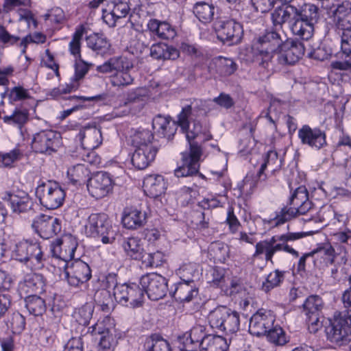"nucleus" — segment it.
<instances>
[{
    "label": "nucleus",
    "instance_id": "nucleus-1",
    "mask_svg": "<svg viewBox=\"0 0 351 351\" xmlns=\"http://www.w3.org/2000/svg\"><path fill=\"white\" fill-rule=\"evenodd\" d=\"M193 112L192 104L186 105L178 115V125L185 133L189 145V151L182 153V165L175 169V176L178 178L193 176L199 173V159L202 154L199 142L208 141L212 138L210 134L203 130L199 121L194 120L190 122L189 119L193 115Z\"/></svg>",
    "mask_w": 351,
    "mask_h": 351
},
{
    "label": "nucleus",
    "instance_id": "nucleus-2",
    "mask_svg": "<svg viewBox=\"0 0 351 351\" xmlns=\"http://www.w3.org/2000/svg\"><path fill=\"white\" fill-rule=\"evenodd\" d=\"M308 234L304 232H287L282 234H276L271 238L260 241L255 245L254 257L260 255H265V260L267 262L274 263L273 257L274 254L280 251L288 252L295 257L299 256V252L291 247L288 243L304 238Z\"/></svg>",
    "mask_w": 351,
    "mask_h": 351
},
{
    "label": "nucleus",
    "instance_id": "nucleus-3",
    "mask_svg": "<svg viewBox=\"0 0 351 351\" xmlns=\"http://www.w3.org/2000/svg\"><path fill=\"white\" fill-rule=\"evenodd\" d=\"M326 333L327 339L335 346H348L351 341V309L336 311Z\"/></svg>",
    "mask_w": 351,
    "mask_h": 351
},
{
    "label": "nucleus",
    "instance_id": "nucleus-4",
    "mask_svg": "<svg viewBox=\"0 0 351 351\" xmlns=\"http://www.w3.org/2000/svg\"><path fill=\"white\" fill-rule=\"evenodd\" d=\"M319 19V8L314 4L304 3L297 7L296 20L293 34L298 38L308 40L312 38L315 25Z\"/></svg>",
    "mask_w": 351,
    "mask_h": 351
},
{
    "label": "nucleus",
    "instance_id": "nucleus-5",
    "mask_svg": "<svg viewBox=\"0 0 351 351\" xmlns=\"http://www.w3.org/2000/svg\"><path fill=\"white\" fill-rule=\"evenodd\" d=\"M283 44L280 34L275 31L266 32L260 36L253 45L252 51L254 61L264 68H267L269 62L275 58V54Z\"/></svg>",
    "mask_w": 351,
    "mask_h": 351
},
{
    "label": "nucleus",
    "instance_id": "nucleus-6",
    "mask_svg": "<svg viewBox=\"0 0 351 351\" xmlns=\"http://www.w3.org/2000/svg\"><path fill=\"white\" fill-rule=\"evenodd\" d=\"M208 319L211 328L226 334H233L239 330V313L226 306H219L212 310Z\"/></svg>",
    "mask_w": 351,
    "mask_h": 351
},
{
    "label": "nucleus",
    "instance_id": "nucleus-7",
    "mask_svg": "<svg viewBox=\"0 0 351 351\" xmlns=\"http://www.w3.org/2000/svg\"><path fill=\"white\" fill-rule=\"evenodd\" d=\"M35 193L40 205L49 210L60 208L66 196L64 190L57 182L52 180H40Z\"/></svg>",
    "mask_w": 351,
    "mask_h": 351
},
{
    "label": "nucleus",
    "instance_id": "nucleus-8",
    "mask_svg": "<svg viewBox=\"0 0 351 351\" xmlns=\"http://www.w3.org/2000/svg\"><path fill=\"white\" fill-rule=\"evenodd\" d=\"M113 330L112 319L106 316L102 320H98L91 326L89 333L92 343L98 350L112 351L117 345V341L112 331Z\"/></svg>",
    "mask_w": 351,
    "mask_h": 351
},
{
    "label": "nucleus",
    "instance_id": "nucleus-9",
    "mask_svg": "<svg viewBox=\"0 0 351 351\" xmlns=\"http://www.w3.org/2000/svg\"><path fill=\"white\" fill-rule=\"evenodd\" d=\"M89 237L95 241L96 246L114 242V234L107 215L94 213L89 215Z\"/></svg>",
    "mask_w": 351,
    "mask_h": 351
},
{
    "label": "nucleus",
    "instance_id": "nucleus-10",
    "mask_svg": "<svg viewBox=\"0 0 351 351\" xmlns=\"http://www.w3.org/2000/svg\"><path fill=\"white\" fill-rule=\"evenodd\" d=\"M215 29L217 38L229 46L240 43L243 35L242 25L232 19L217 18Z\"/></svg>",
    "mask_w": 351,
    "mask_h": 351
},
{
    "label": "nucleus",
    "instance_id": "nucleus-11",
    "mask_svg": "<svg viewBox=\"0 0 351 351\" xmlns=\"http://www.w3.org/2000/svg\"><path fill=\"white\" fill-rule=\"evenodd\" d=\"M140 285L147 297L154 301L163 298L168 291L167 280L156 273L147 274L140 279Z\"/></svg>",
    "mask_w": 351,
    "mask_h": 351
},
{
    "label": "nucleus",
    "instance_id": "nucleus-12",
    "mask_svg": "<svg viewBox=\"0 0 351 351\" xmlns=\"http://www.w3.org/2000/svg\"><path fill=\"white\" fill-rule=\"evenodd\" d=\"M113 294L117 302L123 306L135 308L141 306L143 302L142 287L135 283L115 286Z\"/></svg>",
    "mask_w": 351,
    "mask_h": 351
},
{
    "label": "nucleus",
    "instance_id": "nucleus-13",
    "mask_svg": "<svg viewBox=\"0 0 351 351\" xmlns=\"http://www.w3.org/2000/svg\"><path fill=\"white\" fill-rule=\"evenodd\" d=\"M60 134L53 130H41L34 134L31 147L38 154L50 155L56 152Z\"/></svg>",
    "mask_w": 351,
    "mask_h": 351
},
{
    "label": "nucleus",
    "instance_id": "nucleus-14",
    "mask_svg": "<svg viewBox=\"0 0 351 351\" xmlns=\"http://www.w3.org/2000/svg\"><path fill=\"white\" fill-rule=\"evenodd\" d=\"M32 228L41 238L48 239L61 232V221L58 218L40 214L32 223Z\"/></svg>",
    "mask_w": 351,
    "mask_h": 351
},
{
    "label": "nucleus",
    "instance_id": "nucleus-15",
    "mask_svg": "<svg viewBox=\"0 0 351 351\" xmlns=\"http://www.w3.org/2000/svg\"><path fill=\"white\" fill-rule=\"evenodd\" d=\"M298 136L303 145H307L313 149L319 150L327 145L326 132L318 127L311 128L303 125L298 130Z\"/></svg>",
    "mask_w": 351,
    "mask_h": 351
},
{
    "label": "nucleus",
    "instance_id": "nucleus-16",
    "mask_svg": "<svg viewBox=\"0 0 351 351\" xmlns=\"http://www.w3.org/2000/svg\"><path fill=\"white\" fill-rule=\"evenodd\" d=\"M274 322L275 317L270 311L259 309L250 318L249 332L257 337L265 335Z\"/></svg>",
    "mask_w": 351,
    "mask_h": 351
},
{
    "label": "nucleus",
    "instance_id": "nucleus-17",
    "mask_svg": "<svg viewBox=\"0 0 351 351\" xmlns=\"http://www.w3.org/2000/svg\"><path fill=\"white\" fill-rule=\"evenodd\" d=\"M1 199L10 205L12 211L16 214L27 213L33 210L34 203L28 193L19 191L16 193L5 191Z\"/></svg>",
    "mask_w": 351,
    "mask_h": 351
},
{
    "label": "nucleus",
    "instance_id": "nucleus-18",
    "mask_svg": "<svg viewBox=\"0 0 351 351\" xmlns=\"http://www.w3.org/2000/svg\"><path fill=\"white\" fill-rule=\"evenodd\" d=\"M77 243L72 238L64 240L58 239L51 245V252L52 256L58 260L62 261L65 268L67 263L74 258L75 251Z\"/></svg>",
    "mask_w": 351,
    "mask_h": 351
},
{
    "label": "nucleus",
    "instance_id": "nucleus-19",
    "mask_svg": "<svg viewBox=\"0 0 351 351\" xmlns=\"http://www.w3.org/2000/svg\"><path fill=\"white\" fill-rule=\"evenodd\" d=\"M279 49L275 57L278 63L282 65L294 64L304 54L303 45L294 41L283 43Z\"/></svg>",
    "mask_w": 351,
    "mask_h": 351
},
{
    "label": "nucleus",
    "instance_id": "nucleus-20",
    "mask_svg": "<svg viewBox=\"0 0 351 351\" xmlns=\"http://www.w3.org/2000/svg\"><path fill=\"white\" fill-rule=\"evenodd\" d=\"M89 193L95 199H100L112 189V180L106 172L97 171L89 178Z\"/></svg>",
    "mask_w": 351,
    "mask_h": 351
},
{
    "label": "nucleus",
    "instance_id": "nucleus-21",
    "mask_svg": "<svg viewBox=\"0 0 351 351\" xmlns=\"http://www.w3.org/2000/svg\"><path fill=\"white\" fill-rule=\"evenodd\" d=\"M313 208V204L308 199L306 201L300 204L296 207H289L287 206L281 208L279 212H276L275 217L273 221L275 226H279L285 223V222L297 217L301 215H305Z\"/></svg>",
    "mask_w": 351,
    "mask_h": 351
},
{
    "label": "nucleus",
    "instance_id": "nucleus-22",
    "mask_svg": "<svg viewBox=\"0 0 351 351\" xmlns=\"http://www.w3.org/2000/svg\"><path fill=\"white\" fill-rule=\"evenodd\" d=\"M46 279L43 275L32 272L26 274L19 283L21 292L29 295H37L45 291Z\"/></svg>",
    "mask_w": 351,
    "mask_h": 351
},
{
    "label": "nucleus",
    "instance_id": "nucleus-23",
    "mask_svg": "<svg viewBox=\"0 0 351 351\" xmlns=\"http://www.w3.org/2000/svg\"><path fill=\"white\" fill-rule=\"evenodd\" d=\"M129 11L130 7L126 2L114 1L109 3L107 8L103 10L102 18L106 24L114 27L117 21L125 17Z\"/></svg>",
    "mask_w": 351,
    "mask_h": 351
},
{
    "label": "nucleus",
    "instance_id": "nucleus-24",
    "mask_svg": "<svg viewBox=\"0 0 351 351\" xmlns=\"http://www.w3.org/2000/svg\"><path fill=\"white\" fill-rule=\"evenodd\" d=\"M297 7L293 5L278 6L271 14V19L274 26L282 27V25L289 23L293 33V25L296 20Z\"/></svg>",
    "mask_w": 351,
    "mask_h": 351
},
{
    "label": "nucleus",
    "instance_id": "nucleus-25",
    "mask_svg": "<svg viewBox=\"0 0 351 351\" xmlns=\"http://www.w3.org/2000/svg\"><path fill=\"white\" fill-rule=\"evenodd\" d=\"M121 221L125 228L136 230L146 223L147 214L138 208L126 207L123 210Z\"/></svg>",
    "mask_w": 351,
    "mask_h": 351
},
{
    "label": "nucleus",
    "instance_id": "nucleus-26",
    "mask_svg": "<svg viewBox=\"0 0 351 351\" xmlns=\"http://www.w3.org/2000/svg\"><path fill=\"white\" fill-rule=\"evenodd\" d=\"M237 69V64L231 58L218 56L212 60L208 71L215 77H228L232 75Z\"/></svg>",
    "mask_w": 351,
    "mask_h": 351
},
{
    "label": "nucleus",
    "instance_id": "nucleus-27",
    "mask_svg": "<svg viewBox=\"0 0 351 351\" xmlns=\"http://www.w3.org/2000/svg\"><path fill=\"white\" fill-rule=\"evenodd\" d=\"M334 23L336 27L343 32L351 29V2L343 1L333 12Z\"/></svg>",
    "mask_w": 351,
    "mask_h": 351
},
{
    "label": "nucleus",
    "instance_id": "nucleus-28",
    "mask_svg": "<svg viewBox=\"0 0 351 351\" xmlns=\"http://www.w3.org/2000/svg\"><path fill=\"white\" fill-rule=\"evenodd\" d=\"M158 151V147L136 148L131 159L133 166L139 170L146 169L154 160Z\"/></svg>",
    "mask_w": 351,
    "mask_h": 351
},
{
    "label": "nucleus",
    "instance_id": "nucleus-29",
    "mask_svg": "<svg viewBox=\"0 0 351 351\" xmlns=\"http://www.w3.org/2000/svg\"><path fill=\"white\" fill-rule=\"evenodd\" d=\"M133 63L125 56H114L110 58L103 64L97 66V71L102 73H112L121 71H131Z\"/></svg>",
    "mask_w": 351,
    "mask_h": 351
},
{
    "label": "nucleus",
    "instance_id": "nucleus-30",
    "mask_svg": "<svg viewBox=\"0 0 351 351\" xmlns=\"http://www.w3.org/2000/svg\"><path fill=\"white\" fill-rule=\"evenodd\" d=\"M72 271H65V277L69 284L77 287L88 281V264L80 260L75 261L71 265Z\"/></svg>",
    "mask_w": 351,
    "mask_h": 351
},
{
    "label": "nucleus",
    "instance_id": "nucleus-31",
    "mask_svg": "<svg viewBox=\"0 0 351 351\" xmlns=\"http://www.w3.org/2000/svg\"><path fill=\"white\" fill-rule=\"evenodd\" d=\"M144 191L152 198H156L163 194L167 189L166 182L162 176L150 175L143 180Z\"/></svg>",
    "mask_w": 351,
    "mask_h": 351
},
{
    "label": "nucleus",
    "instance_id": "nucleus-32",
    "mask_svg": "<svg viewBox=\"0 0 351 351\" xmlns=\"http://www.w3.org/2000/svg\"><path fill=\"white\" fill-rule=\"evenodd\" d=\"M198 294L196 283H187L180 281L177 283L175 291L170 292V295L180 302H190Z\"/></svg>",
    "mask_w": 351,
    "mask_h": 351
},
{
    "label": "nucleus",
    "instance_id": "nucleus-33",
    "mask_svg": "<svg viewBox=\"0 0 351 351\" xmlns=\"http://www.w3.org/2000/svg\"><path fill=\"white\" fill-rule=\"evenodd\" d=\"M148 95L146 89L136 88L130 91L124 104L133 110L134 113L139 112L145 105Z\"/></svg>",
    "mask_w": 351,
    "mask_h": 351
},
{
    "label": "nucleus",
    "instance_id": "nucleus-34",
    "mask_svg": "<svg viewBox=\"0 0 351 351\" xmlns=\"http://www.w3.org/2000/svg\"><path fill=\"white\" fill-rule=\"evenodd\" d=\"M150 56L158 60H174L180 56V51L173 46L165 43H158L151 47Z\"/></svg>",
    "mask_w": 351,
    "mask_h": 351
},
{
    "label": "nucleus",
    "instance_id": "nucleus-35",
    "mask_svg": "<svg viewBox=\"0 0 351 351\" xmlns=\"http://www.w3.org/2000/svg\"><path fill=\"white\" fill-rule=\"evenodd\" d=\"M132 144L136 148L149 149L151 147H158L154 141L153 133L147 129L139 128L131 135Z\"/></svg>",
    "mask_w": 351,
    "mask_h": 351
},
{
    "label": "nucleus",
    "instance_id": "nucleus-36",
    "mask_svg": "<svg viewBox=\"0 0 351 351\" xmlns=\"http://www.w3.org/2000/svg\"><path fill=\"white\" fill-rule=\"evenodd\" d=\"M215 6L213 3L206 1H198L193 8V12L198 20L204 23H210L214 19Z\"/></svg>",
    "mask_w": 351,
    "mask_h": 351
},
{
    "label": "nucleus",
    "instance_id": "nucleus-37",
    "mask_svg": "<svg viewBox=\"0 0 351 351\" xmlns=\"http://www.w3.org/2000/svg\"><path fill=\"white\" fill-rule=\"evenodd\" d=\"M124 252L132 259L141 261L145 254L141 239L137 237L123 239L121 243Z\"/></svg>",
    "mask_w": 351,
    "mask_h": 351
},
{
    "label": "nucleus",
    "instance_id": "nucleus-38",
    "mask_svg": "<svg viewBox=\"0 0 351 351\" xmlns=\"http://www.w3.org/2000/svg\"><path fill=\"white\" fill-rule=\"evenodd\" d=\"M282 159L278 157V154L276 151H268L265 157L264 162L261 165V168L257 173L258 178L260 180H265L266 176H265L263 178H262V176L264 175V171L267 167L273 173L277 171H279L282 166Z\"/></svg>",
    "mask_w": 351,
    "mask_h": 351
},
{
    "label": "nucleus",
    "instance_id": "nucleus-39",
    "mask_svg": "<svg viewBox=\"0 0 351 351\" xmlns=\"http://www.w3.org/2000/svg\"><path fill=\"white\" fill-rule=\"evenodd\" d=\"M31 251L27 261H25L23 264L32 270L42 269L46 264L47 258L41 250L40 245L35 242Z\"/></svg>",
    "mask_w": 351,
    "mask_h": 351
},
{
    "label": "nucleus",
    "instance_id": "nucleus-40",
    "mask_svg": "<svg viewBox=\"0 0 351 351\" xmlns=\"http://www.w3.org/2000/svg\"><path fill=\"white\" fill-rule=\"evenodd\" d=\"M178 275L180 280L187 283H196L201 276L198 266L195 263H184L178 269Z\"/></svg>",
    "mask_w": 351,
    "mask_h": 351
},
{
    "label": "nucleus",
    "instance_id": "nucleus-41",
    "mask_svg": "<svg viewBox=\"0 0 351 351\" xmlns=\"http://www.w3.org/2000/svg\"><path fill=\"white\" fill-rule=\"evenodd\" d=\"M89 48L96 55L104 56L109 53L110 45L103 34H93L89 36Z\"/></svg>",
    "mask_w": 351,
    "mask_h": 351
},
{
    "label": "nucleus",
    "instance_id": "nucleus-42",
    "mask_svg": "<svg viewBox=\"0 0 351 351\" xmlns=\"http://www.w3.org/2000/svg\"><path fill=\"white\" fill-rule=\"evenodd\" d=\"M228 347L226 339L222 336L208 335L199 351H228Z\"/></svg>",
    "mask_w": 351,
    "mask_h": 351
},
{
    "label": "nucleus",
    "instance_id": "nucleus-43",
    "mask_svg": "<svg viewBox=\"0 0 351 351\" xmlns=\"http://www.w3.org/2000/svg\"><path fill=\"white\" fill-rule=\"evenodd\" d=\"M88 167L84 164H77L67 171V176L74 185H86L88 188L86 171Z\"/></svg>",
    "mask_w": 351,
    "mask_h": 351
},
{
    "label": "nucleus",
    "instance_id": "nucleus-44",
    "mask_svg": "<svg viewBox=\"0 0 351 351\" xmlns=\"http://www.w3.org/2000/svg\"><path fill=\"white\" fill-rule=\"evenodd\" d=\"M144 346L146 351H171L169 343L158 334L148 337Z\"/></svg>",
    "mask_w": 351,
    "mask_h": 351
},
{
    "label": "nucleus",
    "instance_id": "nucleus-45",
    "mask_svg": "<svg viewBox=\"0 0 351 351\" xmlns=\"http://www.w3.org/2000/svg\"><path fill=\"white\" fill-rule=\"evenodd\" d=\"M25 307L31 315L40 316L46 311L45 300L37 295H29L25 298Z\"/></svg>",
    "mask_w": 351,
    "mask_h": 351
},
{
    "label": "nucleus",
    "instance_id": "nucleus-46",
    "mask_svg": "<svg viewBox=\"0 0 351 351\" xmlns=\"http://www.w3.org/2000/svg\"><path fill=\"white\" fill-rule=\"evenodd\" d=\"M330 277L335 282L344 283L348 281L351 284V268L346 263H338L331 269Z\"/></svg>",
    "mask_w": 351,
    "mask_h": 351
},
{
    "label": "nucleus",
    "instance_id": "nucleus-47",
    "mask_svg": "<svg viewBox=\"0 0 351 351\" xmlns=\"http://www.w3.org/2000/svg\"><path fill=\"white\" fill-rule=\"evenodd\" d=\"M28 118L29 112L27 110L16 108L11 115L4 116L2 119L5 123L21 129L27 122Z\"/></svg>",
    "mask_w": 351,
    "mask_h": 351
},
{
    "label": "nucleus",
    "instance_id": "nucleus-48",
    "mask_svg": "<svg viewBox=\"0 0 351 351\" xmlns=\"http://www.w3.org/2000/svg\"><path fill=\"white\" fill-rule=\"evenodd\" d=\"M35 242L23 240L18 242L12 252V256L15 260L23 263L27 261L28 255L32 252V249Z\"/></svg>",
    "mask_w": 351,
    "mask_h": 351
},
{
    "label": "nucleus",
    "instance_id": "nucleus-49",
    "mask_svg": "<svg viewBox=\"0 0 351 351\" xmlns=\"http://www.w3.org/2000/svg\"><path fill=\"white\" fill-rule=\"evenodd\" d=\"M323 307V300L317 295L308 296L303 304V309L306 315L322 313Z\"/></svg>",
    "mask_w": 351,
    "mask_h": 351
},
{
    "label": "nucleus",
    "instance_id": "nucleus-50",
    "mask_svg": "<svg viewBox=\"0 0 351 351\" xmlns=\"http://www.w3.org/2000/svg\"><path fill=\"white\" fill-rule=\"evenodd\" d=\"M285 271L275 269L271 272L266 278L265 282L262 285V290L267 293L271 289L279 287L285 279Z\"/></svg>",
    "mask_w": 351,
    "mask_h": 351
},
{
    "label": "nucleus",
    "instance_id": "nucleus-51",
    "mask_svg": "<svg viewBox=\"0 0 351 351\" xmlns=\"http://www.w3.org/2000/svg\"><path fill=\"white\" fill-rule=\"evenodd\" d=\"M265 335L269 341L277 346H283L289 341L285 331L278 325L274 324L272 328H269Z\"/></svg>",
    "mask_w": 351,
    "mask_h": 351
},
{
    "label": "nucleus",
    "instance_id": "nucleus-52",
    "mask_svg": "<svg viewBox=\"0 0 351 351\" xmlns=\"http://www.w3.org/2000/svg\"><path fill=\"white\" fill-rule=\"evenodd\" d=\"M111 301L110 293L106 289L97 290L94 295V302L96 307L102 311H109Z\"/></svg>",
    "mask_w": 351,
    "mask_h": 351
},
{
    "label": "nucleus",
    "instance_id": "nucleus-53",
    "mask_svg": "<svg viewBox=\"0 0 351 351\" xmlns=\"http://www.w3.org/2000/svg\"><path fill=\"white\" fill-rule=\"evenodd\" d=\"M226 272V269L222 267H211L206 273V279L214 286L222 287L225 282Z\"/></svg>",
    "mask_w": 351,
    "mask_h": 351
},
{
    "label": "nucleus",
    "instance_id": "nucleus-54",
    "mask_svg": "<svg viewBox=\"0 0 351 351\" xmlns=\"http://www.w3.org/2000/svg\"><path fill=\"white\" fill-rule=\"evenodd\" d=\"M141 262L143 266L146 268L158 267L164 262V254L160 251H156L153 253L145 252Z\"/></svg>",
    "mask_w": 351,
    "mask_h": 351
},
{
    "label": "nucleus",
    "instance_id": "nucleus-55",
    "mask_svg": "<svg viewBox=\"0 0 351 351\" xmlns=\"http://www.w3.org/2000/svg\"><path fill=\"white\" fill-rule=\"evenodd\" d=\"M22 152L19 149H14L10 152L0 154V167L11 168L14 163L23 157Z\"/></svg>",
    "mask_w": 351,
    "mask_h": 351
},
{
    "label": "nucleus",
    "instance_id": "nucleus-56",
    "mask_svg": "<svg viewBox=\"0 0 351 351\" xmlns=\"http://www.w3.org/2000/svg\"><path fill=\"white\" fill-rule=\"evenodd\" d=\"M308 199V193L304 186H300L293 191L289 199L287 206L296 207Z\"/></svg>",
    "mask_w": 351,
    "mask_h": 351
},
{
    "label": "nucleus",
    "instance_id": "nucleus-57",
    "mask_svg": "<svg viewBox=\"0 0 351 351\" xmlns=\"http://www.w3.org/2000/svg\"><path fill=\"white\" fill-rule=\"evenodd\" d=\"M134 77L130 71H121L117 72L111 79V83L114 86H128L132 84Z\"/></svg>",
    "mask_w": 351,
    "mask_h": 351
},
{
    "label": "nucleus",
    "instance_id": "nucleus-58",
    "mask_svg": "<svg viewBox=\"0 0 351 351\" xmlns=\"http://www.w3.org/2000/svg\"><path fill=\"white\" fill-rule=\"evenodd\" d=\"M8 326L10 327L13 333L20 334L25 328V319L19 313H14L8 320Z\"/></svg>",
    "mask_w": 351,
    "mask_h": 351
},
{
    "label": "nucleus",
    "instance_id": "nucleus-59",
    "mask_svg": "<svg viewBox=\"0 0 351 351\" xmlns=\"http://www.w3.org/2000/svg\"><path fill=\"white\" fill-rule=\"evenodd\" d=\"M188 333L191 336V341H194L195 344L200 348V349L202 347V342L208 335L206 333V328L202 325L193 326Z\"/></svg>",
    "mask_w": 351,
    "mask_h": 351
},
{
    "label": "nucleus",
    "instance_id": "nucleus-60",
    "mask_svg": "<svg viewBox=\"0 0 351 351\" xmlns=\"http://www.w3.org/2000/svg\"><path fill=\"white\" fill-rule=\"evenodd\" d=\"M29 98H30V95L28 90L21 86L12 88L8 93L9 102L11 104Z\"/></svg>",
    "mask_w": 351,
    "mask_h": 351
},
{
    "label": "nucleus",
    "instance_id": "nucleus-61",
    "mask_svg": "<svg viewBox=\"0 0 351 351\" xmlns=\"http://www.w3.org/2000/svg\"><path fill=\"white\" fill-rule=\"evenodd\" d=\"M341 51L343 52L341 60L332 61L330 66L333 69L335 70H351V49L350 48V51Z\"/></svg>",
    "mask_w": 351,
    "mask_h": 351
},
{
    "label": "nucleus",
    "instance_id": "nucleus-62",
    "mask_svg": "<svg viewBox=\"0 0 351 351\" xmlns=\"http://www.w3.org/2000/svg\"><path fill=\"white\" fill-rule=\"evenodd\" d=\"M85 31L86 28L84 25L79 26L76 29L72 40L69 43L70 51L75 56L80 53V40Z\"/></svg>",
    "mask_w": 351,
    "mask_h": 351
},
{
    "label": "nucleus",
    "instance_id": "nucleus-63",
    "mask_svg": "<svg viewBox=\"0 0 351 351\" xmlns=\"http://www.w3.org/2000/svg\"><path fill=\"white\" fill-rule=\"evenodd\" d=\"M278 0H251V4L254 10L261 13L271 11Z\"/></svg>",
    "mask_w": 351,
    "mask_h": 351
},
{
    "label": "nucleus",
    "instance_id": "nucleus-64",
    "mask_svg": "<svg viewBox=\"0 0 351 351\" xmlns=\"http://www.w3.org/2000/svg\"><path fill=\"white\" fill-rule=\"evenodd\" d=\"M178 348L180 351H195L199 348L194 341H191V336L188 332L182 337H180L178 340Z\"/></svg>",
    "mask_w": 351,
    "mask_h": 351
}]
</instances>
